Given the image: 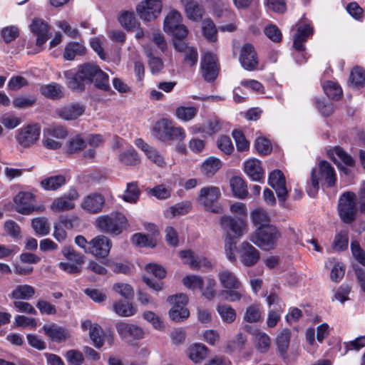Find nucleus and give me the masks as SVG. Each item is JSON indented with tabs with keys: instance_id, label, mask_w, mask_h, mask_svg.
I'll use <instances>...</instances> for the list:
<instances>
[{
	"instance_id": "obj_1",
	"label": "nucleus",
	"mask_w": 365,
	"mask_h": 365,
	"mask_svg": "<svg viewBox=\"0 0 365 365\" xmlns=\"http://www.w3.org/2000/svg\"><path fill=\"white\" fill-rule=\"evenodd\" d=\"M324 180L328 187L335 185L336 177L334 168L326 160L319 162L318 168H313L311 173L310 181L307 185V192L314 197L319 188V181Z\"/></svg>"
},
{
	"instance_id": "obj_2",
	"label": "nucleus",
	"mask_w": 365,
	"mask_h": 365,
	"mask_svg": "<svg viewBox=\"0 0 365 365\" xmlns=\"http://www.w3.org/2000/svg\"><path fill=\"white\" fill-rule=\"evenodd\" d=\"M86 84L94 83V86L101 90L107 91L110 89L108 75L103 72L100 67L94 63H85L78 66Z\"/></svg>"
},
{
	"instance_id": "obj_3",
	"label": "nucleus",
	"mask_w": 365,
	"mask_h": 365,
	"mask_svg": "<svg viewBox=\"0 0 365 365\" xmlns=\"http://www.w3.org/2000/svg\"><path fill=\"white\" fill-rule=\"evenodd\" d=\"M359 207L356 205V195L353 192H345L339 199L338 212L341 220L351 224L356 219Z\"/></svg>"
},
{
	"instance_id": "obj_4",
	"label": "nucleus",
	"mask_w": 365,
	"mask_h": 365,
	"mask_svg": "<svg viewBox=\"0 0 365 365\" xmlns=\"http://www.w3.org/2000/svg\"><path fill=\"white\" fill-rule=\"evenodd\" d=\"M96 225L103 232L118 235L125 227L126 218L119 212L102 215L96 220Z\"/></svg>"
},
{
	"instance_id": "obj_5",
	"label": "nucleus",
	"mask_w": 365,
	"mask_h": 365,
	"mask_svg": "<svg viewBox=\"0 0 365 365\" xmlns=\"http://www.w3.org/2000/svg\"><path fill=\"white\" fill-rule=\"evenodd\" d=\"M277 227L272 225L259 227L251 236L250 240L264 250L272 249L279 237Z\"/></svg>"
},
{
	"instance_id": "obj_6",
	"label": "nucleus",
	"mask_w": 365,
	"mask_h": 365,
	"mask_svg": "<svg viewBox=\"0 0 365 365\" xmlns=\"http://www.w3.org/2000/svg\"><path fill=\"white\" fill-rule=\"evenodd\" d=\"M221 193L217 187H204L200 189L197 200L206 210L219 213L221 211V207L217 201Z\"/></svg>"
},
{
	"instance_id": "obj_7",
	"label": "nucleus",
	"mask_w": 365,
	"mask_h": 365,
	"mask_svg": "<svg viewBox=\"0 0 365 365\" xmlns=\"http://www.w3.org/2000/svg\"><path fill=\"white\" fill-rule=\"evenodd\" d=\"M168 302L173 305L169 316L173 321L180 322L189 317L190 312L185 307L188 298L185 294H178L168 297Z\"/></svg>"
},
{
	"instance_id": "obj_8",
	"label": "nucleus",
	"mask_w": 365,
	"mask_h": 365,
	"mask_svg": "<svg viewBox=\"0 0 365 365\" xmlns=\"http://www.w3.org/2000/svg\"><path fill=\"white\" fill-rule=\"evenodd\" d=\"M181 15L177 11H170L164 21V30L173 36L186 37L188 34L187 27L181 24Z\"/></svg>"
},
{
	"instance_id": "obj_9",
	"label": "nucleus",
	"mask_w": 365,
	"mask_h": 365,
	"mask_svg": "<svg viewBox=\"0 0 365 365\" xmlns=\"http://www.w3.org/2000/svg\"><path fill=\"white\" fill-rule=\"evenodd\" d=\"M80 195L75 188L69 189L61 197L53 200L50 208L53 212H61L73 210L75 207V201L79 198Z\"/></svg>"
},
{
	"instance_id": "obj_10",
	"label": "nucleus",
	"mask_w": 365,
	"mask_h": 365,
	"mask_svg": "<svg viewBox=\"0 0 365 365\" xmlns=\"http://www.w3.org/2000/svg\"><path fill=\"white\" fill-rule=\"evenodd\" d=\"M220 223L227 236L238 238L246 231L245 221L239 217L224 215L220 217Z\"/></svg>"
},
{
	"instance_id": "obj_11",
	"label": "nucleus",
	"mask_w": 365,
	"mask_h": 365,
	"mask_svg": "<svg viewBox=\"0 0 365 365\" xmlns=\"http://www.w3.org/2000/svg\"><path fill=\"white\" fill-rule=\"evenodd\" d=\"M162 7L160 0H145L137 6L136 11L140 19L150 21L157 18Z\"/></svg>"
},
{
	"instance_id": "obj_12",
	"label": "nucleus",
	"mask_w": 365,
	"mask_h": 365,
	"mask_svg": "<svg viewBox=\"0 0 365 365\" xmlns=\"http://www.w3.org/2000/svg\"><path fill=\"white\" fill-rule=\"evenodd\" d=\"M268 183L275 190L279 202L284 205L287 198L288 191L283 173L279 170L271 172L269 175Z\"/></svg>"
},
{
	"instance_id": "obj_13",
	"label": "nucleus",
	"mask_w": 365,
	"mask_h": 365,
	"mask_svg": "<svg viewBox=\"0 0 365 365\" xmlns=\"http://www.w3.org/2000/svg\"><path fill=\"white\" fill-rule=\"evenodd\" d=\"M112 242L107 237L98 235L89 242L88 252L96 257L104 258L110 252Z\"/></svg>"
},
{
	"instance_id": "obj_14",
	"label": "nucleus",
	"mask_w": 365,
	"mask_h": 365,
	"mask_svg": "<svg viewBox=\"0 0 365 365\" xmlns=\"http://www.w3.org/2000/svg\"><path fill=\"white\" fill-rule=\"evenodd\" d=\"M201 71L204 79L208 82L214 81L218 76L219 68L215 56L205 53L201 59Z\"/></svg>"
},
{
	"instance_id": "obj_15",
	"label": "nucleus",
	"mask_w": 365,
	"mask_h": 365,
	"mask_svg": "<svg viewBox=\"0 0 365 365\" xmlns=\"http://www.w3.org/2000/svg\"><path fill=\"white\" fill-rule=\"evenodd\" d=\"M16 210L23 215H30L35 210V196L29 192H20L14 198Z\"/></svg>"
},
{
	"instance_id": "obj_16",
	"label": "nucleus",
	"mask_w": 365,
	"mask_h": 365,
	"mask_svg": "<svg viewBox=\"0 0 365 365\" xmlns=\"http://www.w3.org/2000/svg\"><path fill=\"white\" fill-rule=\"evenodd\" d=\"M41 129L37 125H29L19 130L17 141L19 143L27 148L34 144L39 138Z\"/></svg>"
},
{
	"instance_id": "obj_17",
	"label": "nucleus",
	"mask_w": 365,
	"mask_h": 365,
	"mask_svg": "<svg viewBox=\"0 0 365 365\" xmlns=\"http://www.w3.org/2000/svg\"><path fill=\"white\" fill-rule=\"evenodd\" d=\"M118 334L125 341L141 339L144 336L143 329L137 325L125 322H118L115 324Z\"/></svg>"
},
{
	"instance_id": "obj_18",
	"label": "nucleus",
	"mask_w": 365,
	"mask_h": 365,
	"mask_svg": "<svg viewBox=\"0 0 365 365\" xmlns=\"http://www.w3.org/2000/svg\"><path fill=\"white\" fill-rule=\"evenodd\" d=\"M145 270L148 273L151 274L153 277L158 280L156 281L152 278L144 276V282L151 289L159 291L162 289L163 283L160 281L165 277L166 272L165 269L157 264H149L146 265Z\"/></svg>"
},
{
	"instance_id": "obj_19",
	"label": "nucleus",
	"mask_w": 365,
	"mask_h": 365,
	"mask_svg": "<svg viewBox=\"0 0 365 365\" xmlns=\"http://www.w3.org/2000/svg\"><path fill=\"white\" fill-rule=\"evenodd\" d=\"M240 61L242 67L247 71H254L257 68L259 61L254 46L246 43L241 50Z\"/></svg>"
},
{
	"instance_id": "obj_20",
	"label": "nucleus",
	"mask_w": 365,
	"mask_h": 365,
	"mask_svg": "<svg viewBox=\"0 0 365 365\" xmlns=\"http://www.w3.org/2000/svg\"><path fill=\"white\" fill-rule=\"evenodd\" d=\"M31 32L37 36L36 46H42L51 37L50 26L41 19H34L30 25Z\"/></svg>"
},
{
	"instance_id": "obj_21",
	"label": "nucleus",
	"mask_w": 365,
	"mask_h": 365,
	"mask_svg": "<svg viewBox=\"0 0 365 365\" xmlns=\"http://www.w3.org/2000/svg\"><path fill=\"white\" fill-rule=\"evenodd\" d=\"M297 33L294 36L293 46L299 52L305 50V43L313 34V28L308 24L300 23L296 25Z\"/></svg>"
},
{
	"instance_id": "obj_22",
	"label": "nucleus",
	"mask_w": 365,
	"mask_h": 365,
	"mask_svg": "<svg viewBox=\"0 0 365 365\" xmlns=\"http://www.w3.org/2000/svg\"><path fill=\"white\" fill-rule=\"evenodd\" d=\"M44 334L52 341L61 343L69 337V331L65 327L55 323L44 324L42 327Z\"/></svg>"
},
{
	"instance_id": "obj_23",
	"label": "nucleus",
	"mask_w": 365,
	"mask_h": 365,
	"mask_svg": "<svg viewBox=\"0 0 365 365\" xmlns=\"http://www.w3.org/2000/svg\"><path fill=\"white\" fill-rule=\"evenodd\" d=\"M105 204V198L98 193H93L85 197L81 202V207L92 214L100 212Z\"/></svg>"
},
{
	"instance_id": "obj_24",
	"label": "nucleus",
	"mask_w": 365,
	"mask_h": 365,
	"mask_svg": "<svg viewBox=\"0 0 365 365\" xmlns=\"http://www.w3.org/2000/svg\"><path fill=\"white\" fill-rule=\"evenodd\" d=\"M240 261L247 267H252L259 259V251L247 242H242L240 249Z\"/></svg>"
},
{
	"instance_id": "obj_25",
	"label": "nucleus",
	"mask_w": 365,
	"mask_h": 365,
	"mask_svg": "<svg viewBox=\"0 0 365 365\" xmlns=\"http://www.w3.org/2000/svg\"><path fill=\"white\" fill-rule=\"evenodd\" d=\"M64 78L67 87L75 92H82L86 88V83L80 74L78 69L77 71L73 70H67L63 72Z\"/></svg>"
},
{
	"instance_id": "obj_26",
	"label": "nucleus",
	"mask_w": 365,
	"mask_h": 365,
	"mask_svg": "<svg viewBox=\"0 0 365 365\" xmlns=\"http://www.w3.org/2000/svg\"><path fill=\"white\" fill-rule=\"evenodd\" d=\"M184 6L187 17L192 21H200L205 13L204 8L194 0H180Z\"/></svg>"
},
{
	"instance_id": "obj_27",
	"label": "nucleus",
	"mask_w": 365,
	"mask_h": 365,
	"mask_svg": "<svg viewBox=\"0 0 365 365\" xmlns=\"http://www.w3.org/2000/svg\"><path fill=\"white\" fill-rule=\"evenodd\" d=\"M39 91L44 97L54 101L64 97L63 86L55 82L41 85Z\"/></svg>"
},
{
	"instance_id": "obj_28",
	"label": "nucleus",
	"mask_w": 365,
	"mask_h": 365,
	"mask_svg": "<svg viewBox=\"0 0 365 365\" xmlns=\"http://www.w3.org/2000/svg\"><path fill=\"white\" fill-rule=\"evenodd\" d=\"M218 279L220 284L225 289L240 288L242 283L237 276L229 269H222L218 274Z\"/></svg>"
},
{
	"instance_id": "obj_29",
	"label": "nucleus",
	"mask_w": 365,
	"mask_h": 365,
	"mask_svg": "<svg viewBox=\"0 0 365 365\" xmlns=\"http://www.w3.org/2000/svg\"><path fill=\"white\" fill-rule=\"evenodd\" d=\"M180 256L185 259L184 262L188 264L193 269H199L202 266L211 267V263L209 261L204 257H195L191 250H182L180 252Z\"/></svg>"
},
{
	"instance_id": "obj_30",
	"label": "nucleus",
	"mask_w": 365,
	"mask_h": 365,
	"mask_svg": "<svg viewBox=\"0 0 365 365\" xmlns=\"http://www.w3.org/2000/svg\"><path fill=\"white\" fill-rule=\"evenodd\" d=\"M84 107L79 103H73L59 109L57 112L58 116L66 120H72L83 114Z\"/></svg>"
},
{
	"instance_id": "obj_31",
	"label": "nucleus",
	"mask_w": 365,
	"mask_h": 365,
	"mask_svg": "<svg viewBox=\"0 0 365 365\" xmlns=\"http://www.w3.org/2000/svg\"><path fill=\"white\" fill-rule=\"evenodd\" d=\"M244 170L247 175L255 181H259L263 176V170L260 162L255 159L247 160L245 163Z\"/></svg>"
},
{
	"instance_id": "obj_32",
	"label": "nucleus",
	"mask_w": 365,
	"mask_h": 365,
	"mask_svg": "<svg viewBox=\"0 0 365 365\" xmlns=\"http://www.w3.org/2000/svg\"><path fill=\"white\" fill-rule=\"evenodd\" d=\"M66 178L62 175L45 178L40 182L41 187L47 191L56 190L66 184Z\"/></svg>"
},
{
	"instance_id": "obj_33",
	"label": "nucleus",
	"mask_w": 365,
	"mask_h": 365,
	"mask_svg": "<svg viewBox=\"0 0 365 365\" xmlns=\"http://www.w3.org/2000/svg\"><path fill=\"white\" fill-rule=\"evenodd\" d=\"M291 338V331L288 329H283L276 339L277 351L281 357L285 359L287 357V350Z\"/></svg>"
},
{
	"instance_id": "obj_34",
	"label": "nucleus",
	"mask_w": 365,
	"mask_h": 365,
	"mask_svg": "<svg viewBox=\"0 0 365 365\" xmlns=\"http://www.w3.org/2000/svg\"><path fill=\"white\" fill-rule=\"evenodd\" d=\"M86 53L85 46L77 42L68 43L64 48L63 57L65 60L72 61L76 56H83Z\"/></svg>"
},
{
	"instance_id": "obj_35",
	"label": "nucleus",
	"mask_w": 365,
	"mask_h": 365,
	"mask_svg": "<svg viewBox=\"0 0 365 365\" xmlns=\"http://www.w3.org/2000/svg\"><path fill=\"white\" fill-rule=\"evenodd\" d=\"M35 289L31 285H18L11 293L14 299L29 300L35 294Z\"/></svg>"
},
{
	"instance_id": "obj_36",
	"label": "nucleus",
	"mask_w": 365,
	"mask_h": 365,
	"mask_svg": "<svg viewBox=\"0 0 365 365\" xmlns=\"http://www.w3.org/2000/svg\"><path fill=\"white\" fill-rule=\"evenodd\" d=\"M113 311L120 317H130L135 314L136 308L128 301L119 300L113 305Z\"/></svg>"
},
{
	"instance_id": "obj_37",
	"label": "nucleus",
	"mask_w": 365,
	"mask_h": 365,
	"mask_svg": "<svg viewBox=\"0 0 365 365\" xmlns=\"http://www.w3.org/2000/svg\"><path fill=\"white\" fill-rule=\"evenodd\" d=\"M216 309L223 322L231 324L235 321L237 313L230 305L221 303L217 306Z\"/></svg>"
},
{
	"instance_id": "obj_38",
	"label": "nucleus",
	"mask_w": 365,
	"mask_h": 365,
	"mask_svg": "<svg viewBox=\"0 0 365 365\" xmlns=\"http://www.w3.org/2000/svg\"><path fill=\"white\" fill-rule=\"evenodd\" d=\"M221 166L222 163L218 158L210 157L202 164L201 172L203 175L210 178L214 175Z\"/></svg>"
},
{
	"instance_id": "obj_39",
	"label": "nucleus",
	"mask_w": 365,
	"mask_h": 365,
	"mask_svg": "<svg viewBox=\"0 0 365 365\" xmlns=\"http://www.w3.org/2000/svg\"><path fill=\"white\" fill-rule=\"evenodd\" d=\"M191 207L192 204L190 201H183L168 208L165 211V215L169 218H173L178 215H184L191 210Z\"/></svg>"
},
{
	"instance_id": "obj_40",
	"label": "nucleus",
	"mask_w": 365,
	"mask_h": 365,
	"mask_svg": "<svg viewBox=\"0 0 365 365\" xmlns=\"http://www.w3.org/2000/svg\"><path fill=\"white\" fill-rule=\"evenodd\" d=\"M230 186L235 196L242 199L247 196V185L242 178L237 176L232 178Z\"/></svg>"
},
{
	"instance_id": "obj_41",
	"label": "nucleus",
	"mask_w": 365,
	"mask_h": 365,
	"mask_svg": "<svg viewBox=\"0 0 365 365\" xmlns=\"http://www.w3.org/2000/svg\"><path fill=\"white\" fill-rule=\"evenodd\" d=\"M190 359L195 363L204 359L207 355V349L204 344H196L188 349Z\"/></svg>"
},
{
	"instance_id": "obj_42",
	"label": "nucleus",
	"mask_w": 365,
	"mask_h": 365,
	"mask_svg": "<svg viewBox=\"0 0 365 365\" xmlns=\"http://www.w3.org/2000/svg\"><path fill=\"white\" fill-rule=\"evenodd\" d=\"M256 349L262 354L267 353L270 347V338L264 332L257 331L254 335Z\"/></svg>"
},
{
	"instance_id": "obj_43",
	"label": "nucleus",
	"mask_w": 365,
	"mask_h": 365,
	"mask_svg": "<svg viewBox=\"0 0 365 365\" xmlns=\"http://www.w3.org/2000/svg\"><path fill=\"white\" fill-rule=\"evenodd\" d=\"M195 106H178L175 110V116L180 120L187 122L192 120L197 114Z\"/></svg>"
},
{
	"instance_id": "obj_44",
	"label": "nucleus",
	"mask_w": 365,
	"mask_h": 365,
	"mask_svg": "<svg viewBox=\"0 0 365 365\" xmlns=\"http://www.w3.org/2000/svg\"><path fill=\"white\" fill-rule=\"evenodd\" d=\"M245 294V290L241 285L238 289H227L220 291L219 297L230 302L240 301Z\"/></svg>"
},
{
	"instance_id": "obj_45",
	"label": "nucleus",
	"mask_w": 365,
	"mask_h": 365,
	"mask_svg": "<svg viewBox=\"0 0 365 365\" xmlns=\"http://www.w3.org/2000/svg\"><path fill=\"white\" fill-rule=\"evenodd\" d=\"M133 245L140 247H154L156 245L153 237L142 233H135L131 237Z\"/></svg>"
},
{
	"instance_id": "obj_46",
	"label": "nucleus",
	"mask_w": 365,
	"mask_h": 365,
	"mask_svg": "<svg viewBox=\"0 0 365 365\" xmlns=\"http://www.w3.org/2000/svg\"><path fill=\"white\" fill-rule=\"evenodd\" d=\"M171 123L172 122L168 119H163L155 123L153 128V132L158 139L166 141V135L168 134Z\"/></svg>"
},
{
	"instance_id": "obj_47",
	"label": "nucleus",
	"mask_w": 365,
	"mask_h": 365,
	"mask_svg": "<svg viewBox=\"0 0 365 365\" xmlns=\"http://www.w3.org/2000/svg\"><path fill=\"white\" fill-rule=\"evenodd\" d=\"M348 243V232L346 230H341L336 234L332 243V247L336 251H343L347 249Z\"/></svg>"
},
{
	"instance_id": "obj_48",
	"label": "nucleus",
	"mask_w": 365,
	"mask_h": 365,
	"mask_svg": "<svg viewBox=\"0 0 365 365\" xmlns=\"http://www.w3.org/2000/svg\"><path fill=\"white\" fill-rule=\"evenodd\" d=\"M323 88L326 95L332 100H339L342 96L341 87L335 82H326L323 86Z\"/></svg>"
},
{
	"instance_id": "obj_49",
	"label": "nucleus",
	"mask_w": 365,
	"mask_h": 365,
	"mask_svg": "<svg viewBox=\"0 0 365 365\" xmlns=\"http://www.w3.org/2000/svg\"><path fill=\"white\" fill-rule=\"evenodd\" d=\"M31 226L36 234L46 235L49 233L50 226L46 217H36L32 220Z\"/></svg>"
},
{
	"instance_id": "obj_50",
	"label": "nucleus",
	"mask_w": 365,
	"mask_h": 365,
	"mask_svg": "<svg viewBox=\"0 0 365 365\" xmlns=\"http://www.w3.org/2000/svg\"><path fill=\"white\" fill-rule=\"evenodd\" d=\"M140 193L137 182H129L127 184V188L123 198L128 202L135 203L138 200Z\"/></svg>"
},
{
	"instance_id": "obj_51",
	"label": "nucleus",
	"mask_w": 365,
	"mask_h": 365,
	"mask_svg": "<svg viewBox=\"0 0 365 365\" xmlns=\"http://www.w3.org/2000/svg\"><path fill=\"white\" fill-rule=\"evenodd\" d=\"M262 311L259 304L249 306L245 312L244 320L249 323L257 322L261 320Z\"/></svg>"
},
{
	"instance_id": "obj_52",
	"label": "nucleus",
	"mask_w": 365,
	"mask_h": 365,
	"mask_svg": "<svg viewBox=\"0 0 365 365\" xmlns=\"http://www.w3.org/2000/svg\"><path fill=\"white\" fill-rule=\"evenodd\" d=\"M61 252L68 260L72 261L76 264H82L85 261L84 256L76 252L73 247L66 246L62 249Z\"/></svg>"
},
{
	"instance_id": "obj_53",
	"label": "nucleus",
	"mask_w": 365,
	"mask_h": 365,
	"mask_svg": "<svg viewBox=\"0 0 365 365\" xmlns=\"http://www.w3.org/2000/svg\"><path fill=\"white\" fill-rule=\"evenodd\" d=\"M202 32L204 36L209 41H215L217 39V29L215 27V25L214 24L213 21L210 19H205L202 21Z\"/></svg>"
},
{
	"instance_id": "obj_54",
	"label": "nucleus",
	"mask_w": 365,
	"mask_h": 365,
	"mask_svg": "<svg viewBox=\"0 0 365 365\" xmlns=\"http://www.w3.org/2000/svg\"><path fill=\"white\" fill-rule=\"evenodd\" d=\"M232 135L235 140L237 150L239 152L247 151L250 148V143L245 138L244 133L240 130H233Z\"/></svg>"
},
{
	"instance_id": "obj_55",
	"label": "nucleus",
	"mask_w": 365,
	"mask_h": 365,
	"mask_svg": "<svg viewBox=\"0 0 365 365\" xmlns=\"http://www.w3.org/2000/svg\"><path fill=\"white\" fill-rule=\"evenodd\" d=\"M120 161L126 165H136L140 163V158L134 149H130L123 152L119 155Z\"/></svg>"
},
{
	"instance_id": "obj_56",
	"label": "nucleus",
	"mask_w": 365,
	"mask_h": 365,
	"mask_svg": "<svg viewBox=\"0 0 365 365\" xmlns=\"http://www.w3.org/2000/svg\"><path fill=\"white\" fill-rule=\"evenodd\" d=\"M349 81L354 87L363 86L365 83V70L360 67L353 68L350 73Z\"/></svg>"
},
{
	"instance_id": "obj_57",
	"label": "nucleus",
	"mask_w": 365,
	"mask_h": 365,
	"mask_svg": "<svg viewBox=\"0 0 365 365\" xmlns=\"http://www.w3.org/2000/svg\"><path fill=\"white\" fill-rule=\"evenodd\" d=\"M64 356L68 365H82L85 360L83 352L78 349L68 350Z\"/></svg>"
},
{
	"instance_id": "obj_58",
	"label": "nucleus",
	"mask_w": 365,
	"mask_h": 365,
	"mask_svg": "<svg viewBox=\"0 0 365 365\" xmlns=\"http://www.w3.org/2000/svg\"><path fill=\"white\" fill-rule=\"evenodd\" d=\"M331 155L334 161H336V157H337L339 160L348 166H353L354 165V160L351 156L340 147H336L331 150Z\"/></svg>"
},
{
	"instance_id": "obj_59",
	"label": "nucleus",
	"mask_w": 365,
	"mask_h": 365,
	"mask_svg": "<svg viewBox=\"0 0 365 365\" xmlns=\"http://www.w3.org/2000/svg\"><path fill=\"white\" fill-rule=\"evenodd\" d=\"M89 335L96 348L99 349L103 346V331L100 325L95 324L93 329L89 331Z\"/></svg>"
},
{
	"instance_id": "obj_60",
	"label": "nucleus",
	"mask_w": 365,
	"mask_h": 365,
	"mask_svg": "<svg viewBox=\"0 0 365 365\" xmlns=\"http://www.w3.org/2000/svg\"><path fill=\"white\" fill-rule=\"evenodd\" d=\"M251 217L253 223L259 227L269 225V217L267 212L262 209H257L254 210L252 212Z\"/></svg>"
},
{
	"instance_id": "obj_61",
	"label": "nucleus",
	"mask_w": 365,
	"mask_h": 365,
	"mask_svg": "<svg viewBox=\"0 0 365 365\" xmlns=\"http://www.w3.org/2000/svg\"><path fill=\"white\" fill-rule=\"evenodd\" d=\"M86 147L84 140L80 135H76L68 142L67 153L73 154L78 153Z\"/></svg>"
},
{
	"instance_id": "obj_62",
	"label": "nucleus",
	"mask_w": 365,
	"mask_h": 365,
	"mask_svg": "<svg viewBox=\"0 0 365 365\" xmlns=\"http://www.w3.org/2000/svg\"><path fill=\"white\" fill-rule=\"evenodd\" d=\"M4 232L14 239H19L21 237V227L14 220H9L4 222Z\"/></svg>"
},
{
	"instance_id": "obj_63",
	"label": "nucleus",
	"mask_w": 365,
	"mask_h": 365,
	"mask_svg": "<svg viewBox=\"0 0 365 365\" xmlns=\"http://www.w3.org/2000/svg\"><path fill=\"white\" fill-rule=\"evenodd\" d=\"M119 21L122 26L126 29H132L137 26V20L133 12L125 11L119 17Z\"/></svg>"
},
{
	"instance_id": "obj_64",
	"label": "nucleus",
	"mask_w": 365,
	"mask_h": 365,
	"mask_svg": "<svg viewBox=\"0 0 365 365\" xmlns=\"http://www.w3.org/2000/svg\"><path fill=\"white\" fill-rule=\"evenodd\" d=\"M44 133L49 137L63 139L68 135L66 128L62 125H51L44 130Z\"/></svg>"
}]
</instances>
